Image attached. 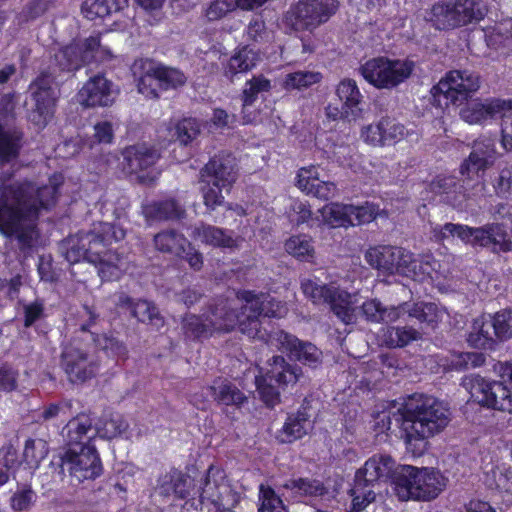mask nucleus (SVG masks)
I'll use <instances>...</instances> for the list:
<instances>
[{
  "label": "nucleus",
  "mask_w": 512,
  "mask_h": 512,
  "mask_svg": "<svg viewBox=\"0 0 512 512\" xmlns=\"http://www.w3.org/2000/svg\"><path fill=\"white\" fill-rule=\"evenodd\" d=\"M406 313L432 329L437 326L441 318L440 311L435 303H415L411 310H406Z\"/></svg>",
  "instance_id": "53"
},
{
  "label": "nucleus",
  "mask_w": 512,
  "mask_h": 512,
  "mask_svg": "<svg viewBox=\"0 0 512 512\" xmlns=\"http://www.w3.org/2000/svg\"><path fill=\"white\" fill-rule=\"evenodd\" d=\"M301 289L314 304H327L343 323L354 322L355 314L351 306V295L347 291L328 284L318 285L311 280L302 282Z\"/></svg>",
  "instance_id": "14"
},
{
  "label": "nucleus",
  "mask_w": 512,
  "mask_h": 512,
  "mask_svg": "<svg viewBox=\"0 0 512 512\" xmlns=\"http://www.w3.org/2000/svg\"><path fill=\"white\" fill-rule=\"evenodd\" d=\"M492 325L485 315L474 319L472 330L467 336L468 344L476 349L494 350L497 344L496 337L490 333Z\"/></svg>",
  "instance_id": "39"
},
{
  "label": "nucleus",
  "mask_w": 512,
  "mask_h": 512,
  "mask_svg": "<svg viewBox=\"0 0 512 512\" xmlns=\"http://www.w3.org/2000/svg\"><path fill=\"white\" fill-rule=\"evenodd\" d=\"M172 131V137L181 145H188L195 140L201 132L200 122L193 117H184L178 120Z\"/></svg>",
  "instance_id": "51"
},
{
  "label": "nucleus",
  "mask_w": 512,
  "mask_h": 512,
  "mask_svg": "<svg viewBox=\"0 0 512 512\" xmlns=\"http://www.w3.org/2000/svg\"><path fill=\"white\" fill-rule=\"evenodd\" d=\"M352 497L351 508L348 512H362L370 503L375 500L374 490L354 478L353 487L349 491Z\"/></svg>",
  "instance_id": "52"
},
{
  "label": "nucleus",
  "mask_w": 512,
  "mask_h": 512,
  "mask_svg": "<svg viewBox=\"0 0 512 512\" xmlns=\"http://www.w3.org/2000/svg\"><path fill=\"white\" fill-rule=\"evenodd\" d=\"M68 405L63 402H52L37 409L33 413V421L43 425L57 419Z\"/></svg>",
  "instance_id": "62"
},
{
  "label": "nucleus",
  "mask_w": 512,
  "mask_h": 512,
  "mask_svg": "<svg viewBox=\"0 0 512 512\" xmlns=\"http://www.w3.org/2000/svg\"><path fill=\"white\" fill-rule=\"evenodd\" d=\"M195 233L206 245L230 249L237 247L236 240L226 229L202 223L195 228Z\"/></svg>",
  "instance_id": "41"
},
{
  "label": "nucleus",
  "mask_w": 512,
  "mask_h": 512,
  "mask_svg": "<svg viewBox=\"0 0 512 512\" xmlns=\"http://www.w3.org/2000/svg\"><path fill=\"white\" fill-rule=\"evenodd\" d=\"M302 376V369L288 362L283 356H273L267 362V368L259 369L255 376L256 391L264 405L273 409L281 403V391L295 385Z\"/></svg>",
  "instance_id": "5"
},
{
  "label": "nucleus",
  "mask_w": 512,
  "mask_h": 512,
  "mask_svg": "<svg viewBox=\"0 0 512 512\" xmlns=\"http://www.w3.org/2000/svg\"><path fill=\"white\" fill-rule=\"evenodd\" d=\"M31 193L27 185L14 182L3 187L0 193V233L12 238L25 222L35 220V209L24 201Z\"/></svg>",
  "instance_id": "8"
},
{
  "label": "nucleus",
  "mask_w": 512,
  "mask_h": 512,
  "mask_svg": "<svg viewBox=\"0 0 512 512\" xmlns=\"http://www.w3.org/2000/svg\"><path fill=\"white\" fill-rule=\"evenodd\" d=\"M365 259L372 267L388 273L403 271L406 268L403 250L394 246L370 248L365 254Z\"/></svg>",
  "instance_id": "30"
},
{
  "label": "nucleus",
  "mask_w": 512,
  "mask_h": 512,
  "mask_svg": "<svg viewBox=\"0 0 512 512\" xmlns=\"http://www.w3.org/2000/svg\"><path fill=\"white\" fill-rule=\"evenodd\" d=\"M406 449L413 456H422L428 448V439L443 431L450 421L449 409L437 398L413 394L394 413Z\"/></svg>",
  "instance_id": "1"
},
{
  "label": "nucleus",
  "mask_w": 512,
  "mask_h": 512,
  "mask_svg": "<svg viewBox=\"0 0 512 512\" xmlns=\"http://www.w3.org/2000/svg\"><path fill=\"white\" fill-rule=\"evenodd\" d=\"M257 512H289V510L275 489L262 483L258 488Z\"/></svg>",
  "instance_id": "49"
},
{
  "label": "nucleus",
  "mask_w": 512,
  "mask_h": 512,
  "mask_svg": "<svg viewBox=\"0 0 512 512\" xmlns=\"http://www.w3.org/2000/svg\"><path fill=\"white\" fill-rule=\"evenodd\" d=\"M201 193L203 197V203L207 210L214 211L217 207L221 206L225 202V198L222 194L223 190H230V187L214 186L208 182H201Z\"/></svg>",
  "instance_id": "59"
},
{
  "label": "nucleus",
  "mask_w": 512,
  "mask_h": 512,
  "mask_svg": "<svg viewBox=\"0 0 512 512\" xmlns=\"http://www.w3.org/2000/svg\"><path fill=\"white\" fill-rule=\"evenodd\" d=\"M237 8H239L238 0H214L205 10V17L208 21H217Z\"/></svg>",
  "instance_id": "61"
},
{
  "label": "nucleus",
  "mask_w": 512,
  "mask_h": 512,
  "mask_svg": "<svg viewBox=\"0 0 512 512\" xmlns=\"http://www.w3.org/2000/svg\"><path fill=\"white\" fill-rule=\"evenodd\" d=\"M83 65L84 58L79 44H68L54 54L48 68L31 82L34 107L28 117L35 126L43 129L52 120L58 99L56 90L64 82V74L74 73Z\"/></svg>",
  "instance_id": "2"
},
{
  "label": "nucleus",
  "mask_w": 512,
  "mask_h": 512,
  "mask_svg": "<svg viewBox=\"0 0 512 512\" xmlns=\"http://www.w3.org/2000/svg\"><path fill=\"white\" fill-rule=\"evenodd\" d=\"M207 390L218 404L241 407L248 402L245 393L226 379H215L211 385L207 386Z\"/></svg>",
  "instance_id": "35"
},
{
  "label": "nucleus",
  "mask_w": 512,
  "mask_h": 512,
  "mask_svg": "<svg viewBox=\"0 0 512 512\" xmlns=\"http://www.w3.org/2000/svg\"><path fill=\"white\" fill-rule=\"evenodd\" d=\"M64 431L65 449L94 446L92 440L97 436L94 435L96 433V426L89 414L80 413L71 418L64 427Z\"/></svg>",
  "instance_id": "27"
},
{
  "label": "nucleus",
  "mask_w": 512,
  "mask_h": 512,
  "mask_svg": "<svg viewBox=\"0 0 512 512\" xmlns=\"http://www.w3.org/2000/svg\"><path fill=\"white\" fill-rule=\"evenodd\" d=\"M60 465L62 471L66 469L78 482L95 480L103 473L102 461L95 446L65 449L60 456Z\"/></svg>",
  "instance_id": "16"
},
{
  "label": "nucleus",
  "mask_w": 512,
  "mask_h": 512,
  "mask_svg": "<svg viewBox=\"0 0 512 512\" xmlns=\"http://www.w3.org/2000/svg\"><path fill=\"white\" fill-rule=\"evenodd\" d=\"M15 185H27L31 193L24 199L27 205L35 209V219L41 210H50L53 208L59 198V188L52 185H43L36 187L35 183L29 180L15 181Z\"/></svg>",
  "instance_id": "33"
},
{
  "label": "nucleus",
  "mask_w": 512,
  "mask_h": 512,
  "mask_svg": "<svg viewBox=\"0 0 512 512\" xmlns=\"http://www.w3.org/2000/svg\"><path fill=\"white\" fill-rule=\"evenodd\" d=\"M120 308L128 309L131 317L142 323H153L154 320H161L157 307L150 301L134 299L126 294H121L117 304Z\"/></svg>",
  "instance_id": "37"
},
{
  "label": "nucleus",
  "mask_w": 512,
  "mask_h": 512,
  "mask_svg": "<svg viewBox=\"0 0 512 512\" xmlns=\"http://www.w3.org/2000/svg\"><path fill=\"white\" fill-rule=\"evenodd\" d=\"M257 63V55L247 46L237 50L223 67V74L226 78L233 80L238 74L251 71Z\"/></svg>",
  "instance_id": "40"
},
{
  "label": "nucleus",
  "mask_w": 512,
  "mask_h": 512,
  "mask_svg": "<svg viewBox=\"0 0 512 512\" xmlns=\"http://www.w3.org/2000/svg\"><path fill=\"white\" fill-rule=\"evenodd\" d=\"M362 137L373 146H391L401 141L406 135L405 126L388 116L363 128Z\"/></svg>",
  "instance_id": "25"
},
{
  "label": "nucleus",
  "mask_w": 512,
  "mask_h": 512,
  "mask_svg": "<svg viewBox=\"0 0 512 512\" xmlns=\"http://www.w3.org/2000/svg\"><path fill=\"white\" fill-rule=\"evenodd\" d=\"M486 357L482 352H461L452 360V367L457 371L481 367Z\"/></svg>",
  "instance_id": "60"
},
{
  "label": "nucleus",
  "mask_w": 512,
  "mask_h": 512,
  "mask_svg": "<svg viewBox=\"0 0 512 512\" xmlns=\"http://www.w3.org/2000/svg\"><path fill=\"white\" fill-rule=\"evenodd\" d=\"M403 466L397 464L390 455L374 454L365 461L362 467L357 469L354 477L372 489L378 483H390L394 485L397 493V477Z\"/></svg>",
  "instance_id": "19"
},
{
  "label": "nucleus",
  "mask_w": 512,
  "mask_h": 512,
  "mask_svg": "<svg viewBox=\"0 0 512 512\" xmlns=\"http://www.w3.org/2000/svg\"><path fill=\"white\" fill-rule=\"evenodd\" d=\"M146 216L154 220H178L183 217L184 210L173 198L153 201L145 207Z\"/></svg>",
  "instance_id": "42"
},
{
  "label": "nucleus",
  "mask_w": 512,
  "mask_h": 512,
  "mask_svg": "<svg viewBox=\"0 0 512 512\" xmlns=\"http://www.w3.org/2000/svg\"><path fill=\"white\" fill-rule=\"evenodd\" d=\"M464 385L481 406L512 414V391L504 382L470 375L465 377Z\"/></svg>",
  "instance_id": "13"
},
{
  "label": "nucleus",
  "mask_w": 512,
  "mask_h": 512,
  "mask_svg": "<svg viewBox=\"0 0 512 512\" xmlns=\"http://www.w3.org/2000/svg\"><path fill=\"white\" fill-rule=\"evenodd\" d=\"M113 83L103 74L90 77L77 93L78 102L86 107H107L114 102Z\"/></svg>",
  "instance_id": "26"
},
{
  "label": "nucleus",
  "mask_w": 512,
  "mask_h": 512,
  "mask_svg": "<svg viewBox=\"0 0 512 512\" xmlns=\"http://www.w3.org/2000/svg\"><path fill=\"white\" fill-rule=\"evenodd\" d=\"M472 247L487 248L495 254L512 251V237L503 223L492 222L475 227Z\"/></svg>",
  "instance_id": "24"
},
{
  "label": "nucleus",
  "mask_w": 512,
  "mask_h": 512,
  "mask_svg": "<svg viewBox=\"0 0 512 512\" xmlns=\"http://www.w3.org/2000/svg\"><path fill=\"white\" fill-rule=\"evenodd\" d=\"M324 222L332 228L353 226L350 204L331 202L321 209Z\"/></svg>",
  "instance_id": "43"
},
{
  "label": "nucleus",
  "mask_w": 512,
  "mask_h": 512,
  "mask_svg": "<svg viewBox=\"0 0 512 512\" xmlns=\"http://www.w3.org/2000/svg\"><path fill=\"white\" fill-rule=\"evenodd\" d=\"M432 193L443 197L444 202L453 208H460L465 199L463 185L453 175H437L429 184Z\"/></svg>",
  "instance_id": "32"
},
{
  "label": "nucleus",
  "mask_w": 512,
  "mask_h": 512,
  "mask_svg": "<svg viewBox=\"0 0 512 512\" xmlns=\"http://www.w3.org/2000/svg\"><path fill=\"white\" fill-rule=\"evenodd\" d=\"M497 157L496 140L480 136L473 141L470 154L461 162L459 173L466 180L478 181L494 165Z\"/></svg>",
  "instance_id": "18"
},
{
  "label": "nucleus",
  "mask_w": 512,
  "mask_h": 512,
  "mask_svg": "<svg viewBox=\"0 0 512 512\" xmlns=\"http://www.w3.org/2000/svg\"><path fill=\"white\" fill-rule=\"evenodd\" d=\"M159 495L184 500L190 496L193 480L181 470L173 467L157 480Z\"/></svg>",
  "instance_id": "31"
},
{
  "label": "nucleus",
  "mask_w": 512,
  "mask_h": 512,
  "mask_svg": "<svg viewBox=\"0 0 512 512\" xmlns=\"http://www.w3.org/2000/svg\"><path fill=\"white\" fill-rule=\"evenodd\" d=\"M238 299L246 303L243 307L242 315L247 310L255 311L256 308H268L267 304L274 305V299L266 293H256L253 290H241L237 293Z\"/></svg>",
  "instance_id": "57"
},
{
  "label": "nucleus",
  "mask_w": 512,
  "mask_h": 512,
  "mask_svg": "<svg viewBox=\"0 0 512 512\" xmlns=\"http://www.w3.org/2000/svg\"><path fill=\"white\" fill-rule=\"evenodd\" d=\"M397 477V496L403 501L435 499L446 487L447 479L437 468L404 465Z\"/></svg>",
  "instance_id": "6"
},
{
  "label": "nucleus",
  "mask_w": 512,
  "mask_h": 512,
  "mask_svg": "<svg viewBox=\"0 0 512 512\" xmlns=\"http://www.w3.org/2000/svg\"><path fill=\"white\" fill-rule=\"evenodd\" d=\"M271 89V82L263 75L253 76L246 81V87L242 92L243 106H251L258 99V94L268 92Z\"/></svg>",
  "instance_id": "55"
},
{
  "label": "nucleus",
  "mask_w": 512,
  "mask_h": 512,
  "mask_svg": "<svg viewBox=\"0 0 512 512\" xmlns=\"http://www.w3.org/2000/svg\"><path fill=\"white\" fill-rule=\"evenodd\" d=\"M237 313L225 298L210 300L201 314L186 312L180 319V333L185 343H202L215 334L235 329Z\"/></svg>",
  "instance_id": "4"
},
{
  "label": "nucleus",
  "mask_w": 512,
  "mask_h": 512,
  "mask_svg": "<svg viewBox=\"0 0 512 512\" xmlns=\"http://www.w3.org/2000/svg\"><path fill=\"white\" fill-rule=\"evenodd\" d=\"M419 331L412 327L388 326L383 329V343L388 348H403L413 341L420 339Z\"/></svg>",
  "instance_id": "45"
},
{
  "label": "nucleus",
  "mask_w": 512,
  "mask_h": 512,
  "mask_svg": "<svg viewBox=\"0 0 512 512\" xmlns=\"http://www.w3.org/2000/svg\"><path fill=\"white\" fill-rule=\"evenodd\" d=\"M153 244L157 251L185 260L194 271H200L203 267L202 253L176 229L161 230L154 235Z\"/></svg>",
  "instance_id": "17"
},
{
  "label": "nucleus",
  "mask_w": 512,
  "mask_h": 512,
  "mask_svg": "<svg viewBox=\"0 0 512 512\" xmlns=\"http://www.w3.org/2000/svg\"><path fill=\"white\" fill-rule=\"evenodd\" d=\"M63 248L65 249V259L69 263L75 264L82 260L88 261L86 245L82 242V234L68 238L64 242Z\"/></svg>",
  "instance_id": "58"
},
{
  "label": "nucleus",
  "mask_w": 512,
  "mask_h": 512,
  "mask_svg": "<svg viewBox=\"0 0 512 512\" xmlns=\"http://www.w3.org/2000/svg\"><path fill=\"white\" fill-rule=\"evenodd\" d=\"M23 138L21 130L6 129L0 123V164H8L20 156Z\"/></svg>",
  "instance_id": "38"
},
{
  "label": "nucleus",
  "mask_w": 512,
  "mask_h": 512,
  "mask_svg": "<svg viewBox=\"0 0 512 512\" xmlns=\"http://www.w3.org/2000/svg\"><path fill=\"white\" fill-rule=\"evenodd\" d=\"M200 498L202 503L227 507L237 506L241 494L232 485L226 471L221 466L211 464L201 485Z\"/></svg>",
  "instance_id": "15"
},
{
  "label": "nucleus",
  "mask_w": 512,
  "mask_h": 512,
  "mask_svg": "<svg viewBox=\"0 0 512 512\" xmlns=\"http://www.w3.org/2000/svg\"><path fill=\"white\" fill-rule=\"evenodd\" d=\"M199 178L200 182L232 188L238 178L236 157L230 151H219L200 169Z\"/></svg>",
  "instance_id": "20"
},
{
  "label": "nucleus",
  "mask_w": 512,
  "mask_h": 512,
  "mask_svg": "<svg viewBox=\"0 0 512 512\" xmlns=\"http://www.w3.org/2000/svg\"><path fill=\"white\" fill-rule=\"evenodd\" d=\"M283 487L302 496L321 497L327 493V488L322 481L306 477L291 478L284 483Z\"/></svg>",
  "instance_id": "50"
},
{
  "label": "nucleus",
  "mask_w": 512,
  "mask_h": 512,
  "mask_svg": "<svg viewBox=\"0 0 512 512\" xmlns=\"http://www.w3.org/2000/svg\"><path fill=\"white\" fill-rule=\"evenodd\" d=\"M339 7V0H298L286 12L285 21L295 31L312 32L327 23Z\"/></svg>",
  "instance_id": "9"
},
{
  "label": "nucleus",
  "mask_w": 512,
  "mask_h": 512,
  "mask_svg": "<svg viewBox=\"0 0 512 512\" xmlns=\"http://www.w3.org/2000/svg\"><path fill=\"white\" fill-rule=\"evenodd\" d=\"M237 311L236 309H234ZM237 313V323L236 326L239 325L240 330L247 334L251 338H258L268 341H271L272 344L275 343L273 340V334L267 335V338H265V335L262 334L261 330V321L260 317H269L274 318L278 317L277 312L273 308H256L255 311H251L248 314H244V319H241L239 316V313Z\"/></svg>",
  "instance_id": "36"
},
{
  "label": "nucleus",
  "mask_w": 512,
  "mask_h": 512,
  "mask_svg": "<svg viewBox=\"0 0 512 512\" xmlns=\"http://www.w3.org/2000/svg\"><path fill=\"white\" fill-rule=\"evenodd\" d=\"M38 444L41 446L40 449L37 447V441L35 439L28 438L25 441L23 460L28 465H38L47 454L46 444L41 440L38 441Z\"/></svg>",
  "instance_id": "64"
},
{
  "label": "nucleus",
  "mask_w": 512,
  "mask_h": 512,
  "mask_svg": "<svg viewBox=\"0 0 512 512\" xmlns=\"http://www.w3.org/2000/svg\"><path fill=\"white\" fill-rule=\"evenodd\" d=\"M335 93L341 102L342 113L347 121H356L362 117L364 97L354 79H342L337 84Z\"/></svg>",
  "instance_id": "29"
},
{
  "label": "nucleus",
  "mask_w": 512,
  "mask_h": 512,
  "mask_svg": "<svg viewBox=\"0 0 512 512\" xmlns=\"http://www.w3.org/2000/svg\"><path fill=\"white\" fill-rule=\"evenodd\" d=\"M151 76L157 80L165 90L178 89L187 82V77L182 70L162 64L152 68Z\"/></svg>",
  "instance_id": "46"
},
{
  "label": "nucleus",
  "mask_w": 512,
  "mask_h": 512,
  "mask_svg": "<svg viewBox=\"0 0 512 512\" xmlns=\"http://www.w3.org/2000/svg\"><path fill=\"white\" fill-rule=\"evenodd\" d=\"M490 323L497 340L505 341L512 337V310L504 309L495 313Z\"/></svg>",
  "instance_id": "56"
},
{
  "label": "nucleus",
  "mask_w": 512,
  "mask_h": 512,
  "mask_svg": "<svg viewBox=\"0 0 512 512\" xmlns=\"http://www.w3.org/2000/svg\"><path fill=\"white\" fill-rule=\"evenodd\" d=\"M407 304L387 308L378 299H369L361 305V313L371 323H392L406 314Z\"/></svg>",
  "instance_id": "34"
},
{
  "label": "nucleus",
  "mask_w": 512,
  "mask_h": 512,
  "mask_svg": "<svg viewBox=\"0 0 512 512\" xmlns=\"http://www.w3.org/2000/svg\"><path fill=\"white\" fill-rule=\"evenodd\" d=\"M121 156L122 172L127 175L137 174L141 181L144 176L140 173L152 168L160 159L159 151L145 143L126 146L121 150Z\"/></svg>",
  "instance_id": "23"
},
{
  "label": "nucleus",
  "mask_w": 512,
  "mask_h": 512,
  "mask_svg": "<svg viewBox=\"0 0 512 512\" xmlns=\"http://www.w3.org/2000/svg\"><path fill=\"white\" fill-rule=\"evenodd\" d=\"M322 80L320 72L297 71L285 76L283 87L286 90H302L319 83Z\"/></svg>",
  "instance_id": "54"
},
{
  "label": "nucleus",
  "mask_w": 512,
  "mask_h": 512,
  "mask_svg": "<svg viewBox=\"0 0 512 512\" xmlns=\"http://www.w3.org/2000/svg\"><path fill=\"white\" fill-rule=\"evenodd\" d=\"M414 69L415 63L412 60L377 56L363 63L359 72L376 89L393 90L406 82Z\"/></svg>",
  "instance_id": "7"
},
{
  "label": "nucleus",
  "mask_w": 512,
  "mask_h": 512,
  "mask_svg": "<svg viewBox=\"0 0 512 512\" xmlns=\"http://www.w3.org/2000/svg\"><path fill=\"white\" fill-rule=\"evenodd\" d=\"M94 424L96 426V433H94V435L106 439H112L120 435L125 429L119 417H111L109 419L102 418Z\"/></svg>",
  "instance_id": "63"
},
{
  "label": "nucleus",
  "mask_w": 512,
  "mask_h": 512,
  "mask_svg": "<svg viewBox=\"0 0 512 512\" xmlns=\"http://www.w3.org/2000/svg\"><path fill=\"white\" fill-rule=\"evenodd\" d=\"M475 0H442L432 5L427 20L438 30L465 26L483 18Z\"/></svg>",
  "instance_id": "10"
},
{
  "label": "nucleus",
  "mask_w": 512,
  "mask_h": 512,
  "mask_svg": "<svg viewBox=\"0 0 512 512\" xmlns=\"http://www.w3.org/2000/svg\"><path fill=\"white\" fill-rule=\"evenodd\" d=\"M121 9L120 0H85L81 6L83 16L91 21L105 18Z\"/></svg>",
  "instance_id": "48"
},
{
  "label": "nucleus",
  "mask_w": 512,
  "mask_h": 512,
  "mask_svg": "<svg viewBox=\"0 0 512 512\" xmlns=\"http://www.w3.org/2000/svg\"><path fill=\"white\" fill-rule=\"evenodd\" d=\"M481 87V76L469 69H454L445 74L433 90L443 94L446 104L460 107L470 101Z\"/></svg>",
  "instance_id": "12"
},
{
  "label": "nucleus",
  "mask_w": 512,
  "mask_h": 512,
  "mask_svg": "<svg viewBox=\"0 0 512 512\" xmlns=\"http://www.w3.org/2000/svg\"><path fill=\"white\" fill-rule=\"evenodd\" d=\"M310 426V415L301 406L296 411L288 412L285 421L275 433V439L279 444H293L303 439Z\"/></svg>",
  "instance_id": "28"
},
{
  "label": "nucleus",
  "mask_w": 512,
  "mask_h": 512,
  "mask_svg": "<svg viewBox=\"0 0 512 512\" xmlns=\"http://www.w3.org/2000/svg\"><path fill=\"white\" fill-rule=\"evenodd\" d=\"M510 102L505 99L490 98L485 102L480 100L465 103L459 115L461 119L469 124H480L489 118L501 114L502 117V145L508 152H512V118L507 114Z\"/></svg>",
  "instance_id": "11"
},
{
  "label": "nucleus",
  "mask_w": 512,
  "mask_h": 512,
  "mask_svg": "<svg viewBox=\"0 0 512 512\" xmlns=\"http://www.w3.org/2000/svg\"><path fill=\"white\" fill-rule=\"evenodd\" d=\"M121 348V343L112 336L88 334L86 338H72L62 349L60 364L71 383H84L98 374L100 351L116 353Z\"/></svg>",
  "instance_id": "3"
},
{
  "label": "nucleus",
  "mask_w": 512,
  "mask_h": 512,
  "mask_svg": "<svg viewBox=\"0 0 512 512\" xmlns=\"http://www.w3.org/2000/svg\"><path fill=\"white\" fill-rule=\"evenodd\" d=\"M284 247L288 254L300 262L314 261L315 248L312 238L308 235H293L285 241Z\"/></svg>",
  "instance_id": "44"
},
{
  "label": "nucleus",
  "mask_w": 512,
  "mask_h": 512,
  "mask_svg": "<svg viewBox=\"0 0 512 512\" xmlns=\"http://www.w3.org/2000/svg\"><path fill=\"white\" fill-rule=\"evenodd\" d=\"M273 340L280 351L303 365L317 368L322 364V351L311 342L302 341L284 330L274 332Z\"/></svg>",
  "instance_id": "21"
},
{
  "label": "nucleus",
  "mask_w": 512,
  "mask_h": 512,
  "mask_svg": "<svg viewBox=\"0 0 512 512\" xmlns=\"http://www.w3.org/2000/svg\"><path fill=\"white\" fill-rule=\"evenodd\" d=\"M475 227L466 224L445 223L444 225H437L433 229V236L436 241L443 242L449 237L457 236L464 244L472 245V238L474 235Z\"/></svg>",
  "instance_id": "47"
},
{
  "label": "nucleus",
  "mask_w": 512,
  "mask_h": 512,
  "mask_svg": "<svg viewBox=\"0 0 512 512\" xmlns=\"http://www.w3.org/2000/svg\"><path fill=\"white\" fill-rule=\"evenodd\" d=\"M123 237L124 233L121 231V235L118 236L115 226L110 223L100 222L94 225L92 230L82 234V242L86 245L88 262L94 263L101 261L103 257H110L113 253L109 246Z\"/></svg>",
  "instance_id": "22"
}]
</instances>
